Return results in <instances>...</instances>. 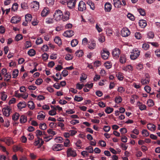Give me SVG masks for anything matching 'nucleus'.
Wrapping results in <instances>:
<instances>
[{
	"label": "nucleus",
	"mask_w": 160,
	"mask_h": 160,
	"mask_svg": "<svg viewBox=\"0 0 160 160\" xmlns=\"http://www.w3.org/2000/svg\"><path fill=\"white\" fill-rule=\"evenodd\" d=\"M140 51L137 49H133L131 52L130 57L131 59L134 60L136 59L140 55Z\"/></svg>",
	"instance_id": "nucleus-1"
},
{
	"label": "nucleus",
	"mask_w": 160,
	"mask_h": 160,
	"mask_svg": "<svg viewBox=\"0 0 160 160\" xmlns=\"http://www.w3.org/2000/svg\"><path fill=\"white\" fill-rule=\"evenodd\" d=\"M54 18L57 21L62 19L63 15L62 12L60 10H56L53 15Z\"/></svg>",
	"instance_id": "nucleus-2"
},
{
	"label": "nucleus",
	"mask_w": 160,
	"mask_h": 160,
	"mask_svg": "<svg viewBox=\"0 0 160 160\" xmlns=\"http://www.w3.org/2000/svg\"><path fill=\"white\" fill-rule=\"evenodd\" d=\"M110 53L107 49L103 48L101 52V55L102 58L106 60L107 59L109 56Z\"/></svg>",
	"instance_id": "nucleus-3"
},
{
	"label": "nucleus",
	"mask_w": 160,
	"mask_h": 160,
	"mask_svg": "<svg viewBox=\"0 0 160 160\" xmlns=\"http://www.w3.org/2000/svg\"><path fill=\"white\" fill-rule=\"evenodd\" d=\"M39 2L36 1L32 2L30 4L31 8L33 9L35 12L37 11L39 9Z\"/></svg>",
	"instance_id": "nucleus-4"
},
{
	"label": "nucleus",
	"mask_w": 160,
	"mask_h": 160,
	"mask_svg": "<svg viewBox=\"0 0 160 160\" xmlns=\"http://www.w3.org/2000/svg\"><path fill=\"white\" fill-rule=\"evenodd\" d=\"M3 114L6 117H8L11 112V108L7 106L3 108L2 109Z\"/></svg>",
	"instance_id": "nucleus-5"
},
{
	"label": "nucleus",
	"mask_w": 160,
	"mask_h": 160,
	"mask_svg": "<svg viewBox=\"0 0 160 160\" xmlns=\"http://www.w3.org/2000/svg\"><path fill=\"white\" fill-rule=\"evenodd\" d=\"M78 10L80 12H84L86 9L85 3L83 1H80L78 4Z\"/></svg>",
	"instance_id": "nucleus-6"
},
{
	"label": "nucleus",
	"mask_w": 160,
	"mask_h": 160,
	"mask_svg": "<svg viewBox=\"0 0 160 160\" xmlns=\"http://www.w3.org/2000/svg\"><path fill=\"white\" fill-rule=\"evenodd\" d=\"M76 0H68L67 2L68 7L70 9H73L76 5Z\"/></svg>",
	"instance_id": "nucleus-7"
},
{
	"label": "nucleus",
	"mask_w": 160,
	"mask_h": 160,
	"mask_svg": "<svg viewBox=\"0 0 160 160\" xmlns=\"http://www.w3.org/2000/svg\"><path fill=\"white\" fill-rule=\"evenodd\" d=\"M67 156L68 157H75L77 155L76 151L72 148H69L67 151Z\"/></svg>",
	"instance_id": "nucleus-8"
},
{
	"label": "nucleus",
	"mask_w": 160,
	"mask_h": 160,
	"mask_svg": "<svg viewBox=\"0 0 160 160\" xmlns=\"http://www.w3.org/2000/svg\"><path fill=\"white\" fill-rule=\"evenodd\" d=\"M96 47L95 41L93 39H91L88 43V48L90 50H93L95 49Z\"/></svg>",
	"instance_id": "nucleus-9"
},
{
	"label": "nucleus",
	"mask_w": 160,
	"mask_h": 160,
	"mask_svg": "<svg viewBox=\"0 0 160 160\" xmlns=\"http://www.w3.org/2000/svg\"><path fill=\"white\" fill-rule=\"evenodd\" d=\"M121 33L123 37H127L130 34V32L127 28H124L122 29Z\"/></svg>",
	"instance_id": "nucleus-10"
},
{
	"label": "nucleus",
	"mask_w": 160,
	"mask_h": 160,
	"mask_svg": "<svg viewBox=\"0 0 160 160\" xmlns=\"http://www.w3.org/2000/svg\"><path fill=\"white\" fill-rule=\"evenodd\" d=\"M120 51L119 49L116 48L112 52V54L115 59H117L119 57Z\"/></svg>",
	"instance_id": "nucleus-11"
},
{
	"label": "nucleus",
	"mask_w": 160,
	"mask_h": 160,
	"mask_svg": "<svg viewBox=\"0 0 160 160\" xmlns=\"http://www.w3.org/2000/svg\"><path fill=\"white\" fill-rule=\"evenodd\" d=\"M63 146L61 144H55L52 147V150L55 151H58L63 149Z\"/></svg>",
	"instance_id": "nucleus-12"
},
{
	"label": "nucleus",
	"mask_w": 160,
	"mask_h": 160,
	"mask_svg": "<svg viewBox=\"0 0 160 160\" xmlns=\"http://www.w3.org/2000/svg\"><path fill=\"white\" fill-rule=\"evenodd\" d=\"M50 10L49 8L48 7H44L41 12V16L42 17H46L49 13Z\"/></svg>",
	"instance_id": "nucleus-13"
},
{
	"label": "nucleus",
	"mask_w": 160,
	"mask_h": 160,
	"mask_svg": "<svg viewBox=\"0 0 160 160\" xmlns=\"http://www.w3.org/2000/svg\"><path fill=\"white\" fill-rule=\"evenodd\" d=\"M74 34V32L72 30H67L63 34L64 36L70 38L73 36Z\"/></svg>",
	"instance_id": "nucleus-14"
},
{
	"label": "nucleus",
	"mask_w": 160,
	"mask_h": 160,
	"mask_svg": "<svg viewBox=\"0 0 160 160\" xmlns=\"http://www.w3.org/2000/svg\"><path fill=\"white\" fill-rule=\"evenodd\" d=\"M21 20L20 17L18 16H14L12 17L11 22L12 23L16 24L18 23Z\"/></svg>",
	"instance_id": "nucleus-15"
},
{
	"label": "nucleus",
	"mask_w": 160,
	"mask_h": 160,
	"mask_svg": "<svg viewBox=\"0 0 160 160\" xmlns=\"http://www.w3.org/2000/svg\"><path fill=\"white\" fill-rule=\"evenodd\" d=\"M44 143V141L42 139L40 138H38V139L35 140L34 145L36 146H38V148L41 147Z\"/></svg>",
	"instance_id": "nucleus-16"
},
{
	"label": "nucleus",
	"mask_w": 160,
	"mask_h": 160,
	"mask_svg": "<svg viewBox=\"0 0 160 160\" xmlns=\"http://www.w3.org/2000/svg\"><path fill=\"white\" fill-rule=\"evenodd\" d=\"M122 69L125 71L130 72L133 70V67L131 65H128L123 67Z\"/></svg>",
	"instance_id": "nucleus-17"
},
{
	"label": "nucleus",
	"mask_w": 160,
	"mask_h": 160,
	"mask_svg": "<svg viewBox=\"0 0 160 160\" xmlns=\"http://www.w3.org/2000/svg\"><path fill=\"white\" fill-rule=\"evenodd\" d=\"M112 8V5L109 2H106L104 5V9L106 12H110Z\"/></svg>",
	"instance_id": "nucleus-18"
},
{
	"label": "nucleus",
	"mask_w": 160,
	"mask_h": 160,
	"mask_svg": "<svg viewBox=\"0 0 160 160\" xmlns=\"http://www.w3.org/2000/svg\"><path fill=\"white\" fill-rule=\"evenodd\" d=\"M147 127L148 130L152 132L154 131L156 129V126L152 123H148L147 125Z\"/></svg>",
	"instance_id": "nucleus-19"
},
{
	"label": "nucleus",
	"mask_w": 160,
	"mask_h": 160,
	"mask_svg": "<svg viewBox=\"0 0 160 160\" xmlns=\"http://www.w3.org/2000/svg\"><path fill=\"white\" fill-rule=\"evenodd\" d=\"M26 106V103L24 101L19 102L17 105V107L20 110L23 108H25Z\"/></svg>",
	"instance_id": "nucleus-20"
},
{
	"label": "nucleus",
	"mask_w": 160,
	"mask_h": 160,
	"mask_svg": "<svg viewBox=\"0 0 160 160\" xmlns=\"http://www.w3.org/2000/svg\"><path fill=\"white\" fill-rule=\"evenodd\" d=\"M70 13L69 11H65L64 12V15H63L62 20L63 21L68 20L69 18Z\"/></svg>",
	"instance_id": "nucleus-21"
},
{
	"label": "nucleus",
	"mask_w": 160,
	"mask_h": 160,
	"mask_svg": "<svg viewBox=\"0 0 160 160\" xmlns=\"http://www.w3.org/2000/svg\"><path fill=\"white\" fill-rule=\"evenodd\" d=\"M139 24L141 28H144L147 26V23L145 20H139Z\"/></svg>",
	"instance_id": "nucleus-22"
},
{
	"label": "nucleus",
	"mask_w": 160,
	"mask_h": 160,
	"mask_svg": "<svg viewBox=\"0 0 160 160\" xmlns=\"http://www.w3.org/2000/svg\"><path fill=\"white\" fill-rule=\"evenodd\" d=\"M113 4L114 7L116 8H119L122 4L121 2L119 0H113Z\"/></svg>",
	"instance_id": "nucleus-23"
},
{
	"label": "nucleus",
	"mask_w": 160,
	"mask_h": 160,
	"mask_svg": "<svg viewBox=\"0 0 160 160\" xmlns=\"http://www.w3.org/2000/svg\"><path fill=\"white\" fill-rule=\"evenodd\" d=\"M149 79L147 77V78H142L141 79V82L142 85H144L148 84L149 83Z\"/></svg>",
	"instance_id": "nucleus-24"
},
{
	"label": "nucleus",
	"mask_w": 160,
	"mask_h": 160,
	"mask_svg": "<svg viewBox=\"0 0 160 160\" xmlns=\"http://www.w3.org/2000/svg\"><path fill=\"white\" fill-rule=\"evenodd\" d=\"M5 142L8 145H10V144L13 143L12 138L9 137L6 138Z\"/></svg>",
	"instance_id": "nucleus-25"
},
{
	"label": "nucleus",
	"mask_w": 160,
	"mask_h": 160,
	"mask_svg": "<svg viewBox=\"0 0 160 160\" xmlns=\"http://www.w3.org/2000/svg\"><path fill=\"white\" fill-rule=\"evenodd\" d=\"M28 106L31 110H33L35 108L34 104L32 101H29L28 102Z\"/></svg>",
	"instance_id": "nucleus-26"
},
{
	"label": "nucleus",
	"mask_w": 160,
	"mask_h": 160,
	"mask_svg": "<svg viewBox=\"0 0 160 160\" xmlns=\"http://www.w3.org/2000/svg\"><path fill=\"white\" fill-rule=\"evenodd\" d=\"M55 42L58 45H60L62 44L61 40L59 37H56L54 39Z\"/></svg>",
	"instance_id": "nucleus-27"
},
{
	"label": "nucleus",
	"mask_w": 160,
	"mask_h": 160,
	"mask_svg": "<svg viewBox=\"0 0 160 160\" xmlns=\"http://www.w3.org/2000/svg\"><path fill=\"white\" fill-rule=\"evenodd\" d=\"M87 4L90 6L91 9L92 10H94L95 9L94 4L92 1L90 0L88 1L87 2Z\"/></svg>",
	"instance_id": "nucleus-28"
},
{
	"label": "nucleus",
	"mask_w": 160,
	"mask_h": 160,
	"mask_svg": "<svg viewBox=\"0 0 160 160\" xmlns=\"http://www.w3.org/2000/svg\"><path fill=\"white\" fill-rule=\"evenodd\" d=\"M19 117V114L18 113L15 112L12 115V119L14 121H17Z\"/></svg>",
	"instance_id": "nucleus-29"
},
{
	"label": "nucleus",
	"mask_w": 160,
	"mask_h": 160,
	"mask_svg": "<svg viewBox=\"0 0 160 160\" xmlns=\"http://www.w3.org/2000/svg\"><path fill=\"white\" fill-rule=\"evenodd\" d=\"M119 61L120 63H124L126 62V58L125 56L124 55H122L120 56Z\"/></svg>",
	"instance_id": "nucleus-30"
},
{
	"label": "nucleus",
	"mask_w": 160,
	"mask_h": 160,
	"mask_svg": "<svg viewBox=\"0 0 160 160\" xmlns=\"http://www.w3.org/2000/svg\"><path fill=\"white\" fill-rule=\"evenodd\" d=\"M45 117V114L42 113H39V115L37 116V118L40 120H43Z\"/></svg>",
	"instance_id": "nucleus-31"
},
{
	"label": "nucleus",
	"mask_w": 160,
	"mask_h": 160,
	"mask_svg": "<svg viewBox=\"0 0 160 160\" xmlns=\"http://www.w3.org/2000/svg\"><path fill=\"white\" fill-rule=\"evenodd\" d=\"M116 76L118 79L120 81L122 80L124 78L123 74L121 72H118L117 73Z\"/></svg>",
	"instance_id": "nucleus-32"
},
{
	"label": "nucleus",
	"mask_w": 160,
	"mask_h": 160,
	"mask_svg": "<svg viewBox=\"0 0 160 160\" xmlns=\"http://www.w3.org/2000/svg\"><path fill=\"white\" fill-rule=\"evenodd\" d=\"M25 18L26 21L30 22L32 19V16L30 14H28L25 15Z\"/></svg>",
	"instance_id": "nucleus-33"
},
{
	"label": "nucleus",
	"mask_w": 160,
	"mask_h": 160,
	"mask_svg": "<svg viewBox=\"0 0 160 160\" xmlns=\"http://www.w3.org/2000/svg\"><path fill=\"white\" fill-rule=\"evenodd\" d=\"M105 67L108 69H110L112 67V64L110 61H107L104 63Z\"/></svg>",
	"instance_id": "nucleus-34"
},
{
	"label": "nucleus",
	"mask_w": 160,
	"mask_h": 160,
	"mask_svg": "<svg viewBox=\"0 0 160 160\" xmlns=\"http://www.w3.org/2000/svg\"><path fill=\"white\" fill-rule=\"evenodd\" d=\"M78 43V41L76 39H74L71 41V44L72 47H75Z\"/></svg>",
	"instance_id": "nucleus-35"
},
{
	"label": "nucleus",
	"mask_w": 160,
	"mask_h": 160,
	"mask_svg": "<svg viewBox=\"0 0 160 160\" xmlns=\"http://www.w3.org/2000/svg\"><path fill=\"white\" fill-rule=\"evenodd\" d=\"M27 121V117L24 116H21L20 118V121L21 123H24Z\"/></svg>",
	"instance_id": "nucleus-36"
},
{
	"label": "nucleus",
	"mask_w": 160,
	"mask_h": 160,
	"mask_svg": "<svg viewBox=\"0 0 160 160\" xmlns=\"http://www.w3.org/2000/svg\"><path fill=\"white\" fill-rule=\"evenodd\" d=\"M83 54V51L82 50H78L75 53L76 56L78 57H82Z\"/></svg>",
	"instance_id": "nucleus-37"
},
{
	"label": "nucleus",
	"mask_w": 160,
	"mask_h": 160,
	"mask_svg": "<svg viewBox=\"0 0 160 160\" xmlns=\"http://www.w3.org/2000/svg\"><path fill=\"white\" fill-rule=\"evenodd\" d=\"M7 97V95L5 92H2L1 93V99L3 101H5Z\"/></svg>",
	"instance_id": "nucleus-38"
},
{
	"label": "nucleus",
	"mask_w": 160,
	"mask_h": 160,
	"mask_svg": "<svg viewBox=\"0 0 160 160\" xmlns=\"http://www.w3.org/2000/svg\"><path fill=\"white\" fill-rule=\"evenodd\" d=\"M36 54L35 51L33 49H31L28 52V54L30 56H33Z\"/></svg>",
	"instance_id": "nucleus-39"
},
{
	"label": "nucleus",
	"mask_w": 160,
	"mask_h": 160,
	"mask_svg": "<svg viewBox=\"0 0 160 160\" xmlns=\"http://www.w3.org/2000/svg\"><path fill=\"white\" fill-rule=\"evenodd\" d=\"M113 109L110 107H108L105 109V112L107 114H109L113 112Z\"/></svg>",
	"instance_id": "nucleus-40"
},
{
	"label": "nucleus",
	"mask_w": 160,
	"mask_h": 160,
	"mask_svg": "<svg viewBox=\"0 0 160 160\" xmlns=\"http://www.w3.org/2000/svg\"><path fill=\"white\" fill-rule=\"evenodd\" d=\"M142 133L144 137H147L149 135L148 132L146 129H143L142 131Z\"/></svg>",
	"instance_id": "nucleus-41"
},
{
	"label": "nucleus",
	"mask_w": 160,
	"mask_h": 160,
	"mask_svg": "<svg viewBox=\"0 0 160 160\" xmlns=\"http://www.w3.org/2000/svg\"><path fill=\"white\" fill-rule=\"evenodd\" d=\"M19 71L18 69H15L14 70L12 73V77L13 78H15L18 76V74Z\"/></svg>",
	"instance_id": "nucleus-42"
},
{
	"label": "nucleus",
	"mask_w": 160,
	"mask_h": 160,
	"mask_svg": "<svg viewBox=\"0 0 160 160\" xmlns=\"http://www.w3.org/2000/svg\"><path fill=\"white\" fill-rule=\"evenodd\" d=\"M55 142L58 143H61L63 142V138L60 137H58L54 138Z\"/></svg>",
	"instance_id": "nucleus-43"
},
{
	"label": "nucleus",
	"mask_w": 160,
	"mask_h": 160,
	"mask_svg": "<svg viewBox=\"0 0 160 160\" xmlns=\"http://www.w3.org/2000/svg\"><path fill=\"white\" fill-rule=\"evenodd\" d=\"M122 100V98L120 96L116 97L115 98V102L117 103L121 102Z\"/></svg>",
	"instance_id": "nucleus-44"
},
{
	"label": "nucleus",
	"mask_w": 160,
	"mask_h": 160,
	"mask_svg": "<svg viewBox=\"0 0 160 160\" xmlns=\"http://www.w3.org/2000/svg\"><path fill=\"white\" fill-rule=\"evenodd\" d=\"M149 45L148 43H145L142 44V47L143 49L147 50L149 49Z\"/></svg>",
	"instance_id": "nucleus-45"
},
{
	"label": "nucleus",
	"mask_w": 160,
	"mask_h": 160,
	"mask_svg": "<svg viewBox=\"0 0 160 160\" xmlns=\"http://www.w3.org/2000/svg\"><path fill=\"white\" fill-rule=\"evenodd\" d=\"M23 38L22 35L21 34H18L15 37V39L16 41H18Z\"/></svg>",
	"instance_id": "nucleus-46"
},
{
	"label": "nucleus",
	"mask_w": 160,
	"mask_h": 160,
	"mask_svg": "<svg viewBox=\"0 0 160 160\" xmlns=\"http://www.w3.org/2000/svg\"><path fill=\"white\" fill-rule=\"evenodd\" d=\"M47 132H48V133L49 134L51 135L52 136H53L57 134V132H55L54 131H53L51 129H48L47 130Z\"/></svg>",
	"instance_id": "nucleus-47"
},
{
	"label": "nucleus",
	"mask_w": 160,
	"mask_h": 160,
	"mask_svg": "<svg viewBox=\"0 0 160 160\" xmlns=\"http://www.w3.org/2000/svg\"><path fill=\"white\" fill-rule=\"evenodd\" d=\"M42 82L43 80L42 79L38 78L36 80L35 83L37 85H39L42 83Z\"/></svg>",
	"instance_id": "nucleus-48"
},
{
	"label": "nucleus",
	"mask_w": 160,
	"mask_h": 160,
	"mask_svg": "<svg viewBox=\"0 0 160 160\" xmlns=\"http://www.w3.org/2000/svg\"><path fill=\"white\" fill-rule=\"evenodd\" d=\"M44 141L47 142L52 139V136L50 135L48 136H45L43 137Z\"/></svg>",
	"instance_id": "nucleus-49"
},
{
	"label": "nucleus",
	"mask_w": 160,
	"mask_h": 160,
	"mask_svg": "<svg viewBox=\"0 0 160 160\" xmlns=\"http://www.w3.org/2000/svg\"><path fill=\"white\" fill-rule=\"evenodd\" d=\"M18 8V4L17 3H14L12 5V10L13 11H15Z\"/></svg>",
	"instance_id": "nucleus-50"
},
{
	"label": "nucleus",
	"mask_w": 160,
	"mask_h": 160,
	"mask_svg": "<svg viewBox=\"0 0 160 160\" xmlns=\"http://www.w3.org/2000/svg\"><path fill=\"white\" fill-rule=\"evenodd\" d=\"M40 128L43 130H45L47 128V126L45 123H41L39 125Z\"/></svg>",
	"instance_id": "nucleus-51"
},
{
	"label": "nucleus",
	"mask_w": 160,
	"mask_h": 160,
	"mask_svg": "<svg viewBox=\"0 0 160 160\" xmlns=\"http://www.w3.org/2000/svg\"><path fill=\"white\" fill-rule=\"evenodd\" d=\"M87 78V76L84 73H82L80 77V80L82 81V80H85Z\"/></svg>",
	"instance_id": "nucleus-52"
},
{
	"label": "nucleus",
	"mask_w": 160,
	"mask_h": 160,
	"mask_svg": "<svg viewBox=\"0 0 160 160\" xmlns=\"http://www.w3.org/2000/svg\"><path fill=\"white\" fill-rule=\"evenodd\" d=\"M64 146L65 147H69L70 145V141L68 139H67L64 142Z\"/></svg>",
	"instance_id": "nucleus-53"
},
{
	"label": "nucleus",
	"mask_w": 160,
	"mask_h": 160,
	"mask_svg": "<svg viewBox=\"0 0 160 160\" xmlns=\"http://www.w3.org/2000/svg\"><path fill=\"white\" fill-rule=\"evenodd\" d=\"M87 150H88V153H92L93 152V148L92 146H90L87 147H86L85 148Z\"/></svg>",
	"instance_id": "nucleus-54"
},
{
	"label": "nucleus",
	"mask_w": 160,
	"mask_h": 160,
	"mask_svg": "<svg viewBox=\"0 0 160 160\" xmlns=\"http://www.w3.org/2000/svg\"><path fill=\"white\" fill-rule=\"evenodd\" d=\"M5 78V79L7 81H8L10 79L11 77V75L9 73H7L4 76Z\"/></svg>",
	"instance_id": "nucleus-55"
},
{
	"label": "nucleus",
	"mask_w": 160,
	"mask_h": 160,
	"mask_svg": "<svg viewBox=\"0 0 160 160\" xmlns=\"http://www.w3.org/2000/svg\"><path fill=\"white\" fill-rule=\"evenodd\" d=\"M74 100L77 102H80L83 100V98L82 97H78L75 96Z\"/></svg>",
	"instance_id": "nucleus-56"
},
{
	"label": "nucleus",
	"mask_w": 160,
	"mask_h": 160,
	"mask_svg": "<svg viewBox=\"0 0 160 160\" xmlns=\"http://www.w3.org/2000/svg\"><path fill=\"white\" fill-rule=\"evenodd\" d=\"M147 104L148 106H152L154 105V102L151 99H149L147 101Z\"/></svg>",
	"instance_id": "nucleus-57"
},
{
	"label": "nucleus",
	"mask_w": 160,
	"mask_h": 160,
	"mask_svg": "<svg viewBox=\"0 0 160 160\" xmlns=\"http://www.w3.org/2000/svg\"><path fill=\"white\" fill-rule=\"evenodd\" d=\"M36 134L37 136H41L42 135L45 134L44 132H42L39 130H37L36 131Z\"/></svg>",
	"instance_id": "nucleus-58"
},
{
	"label": "nucleus",
	"mask_w": 160,
	"mask_h": 160,
	"mask_svg": "<svg viewBox=\"0 0 160 160\" xmlns=\"http://www.w3.org/2000/svg\"><path fill=\"white\" fill-rule=\"evenodd\" d=\"M98 40L99 42H102L105 41V37L102 35H100L98 37Z\"/></svg>",
	"instance_id": "nucleus-59"
},
{
	"label": "nucleus",
	"mask_w": 160,
	"mask_h": 160,
	"mask_svg": "<svg viewBox=\"0 0 160 160\" xmlns=\"http://www.w3.org/2000/svg\"><path fill=\"white\" fill-rule=\"evenodd\" d=\"M46 2L48 5H52L54 4V0H46Z\"/></svg>",
	"instance_id": "nucleus-60"
},
{
	"label": "nucleus",
	"mask_w": 160,
	"mask_h": 160,
	"mask_svg": "<svg viewBox=\"0 0 160 160\" xmlns=\"http://www.w3.org/2000/svg\"><path fill=\"white\" fill-rule=\"evenodd\" d=\"M19 96L22 97L23 99H25L28 98V94L26 93H24V94H19Z\"/></svg>",
	"instance_id": "nucleus-61"
},
{
	"label": "nucleus",
	"mask_w": 160,
	"mask_h": 160,
	"mask_svg": "<svg viewBox=\"0 0 160 160\" xmlns=\"http://www.w3.org/2000/svg\"><path fill=\"white\" fill-rule=\"evenodd\" d=\"M72 56L69 54H67L65 56V59L67 60H70L72 59Z\"/></svg>",
	"instance_id": "nucleus-62"
},
{
	"label": "nucleus",
	"mask_w": 160,
	"mask_h": 160,
	"mask_svg": "<svg viewBox=\"0 0 160 160\" xmlns=\"http://www.w3.org/2000/svg\"><path fill=\"white\" fill-rule=\"evenodd\" d=\"M138 11L141 15L144 16L145 15V12L143 9L141 8L139 9L138 10Z\"/></svg>",
	"instance_id": "nucleus-63"
},
{
	"label": "nucleus",
	"mask_w": 160,
	"mask_h": 160,
	"mask_svg": "<svg viewBox=\"0 0 160 160\" xmlns=\"http://www.w3.org/2000/svg\"><path fill=\"white\" fill-rule=\"evenodd\" d=\"M81 155L84 157H88L89 156V153L87 151H83L81 152Z\"/></svg>",
	"instance_id": "nucleus-64"
}]
</instances>
